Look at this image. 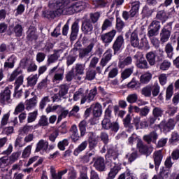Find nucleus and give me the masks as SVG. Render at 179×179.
Listing matches in <instances>:
<instances>
[{"instance_id":"nucleus-1","label":"nucleus","mask_w":179,"mask_h":179,"mask_svg":"<svg viewBox=\"0 0 179 179\" xmlns=\"http://www.w3.org/2000/svg\"><path fill=\"white\" fill-rule=\"evenodd\" d=\"M86 128H87V122L86 120H82L78 124L79 130H78V126L76 124H73L69 129L70 138L72 142L76 143L78 141L80 140V138H83L86 135Z\"/></svg>"},{"instance_id":"nucleus-2","label":"nucleus","mask_w":179,"mask_h":179,"mask_svg":"<svg viewBox=\"0 0 179 179\" xmlns=\"http://www.w3.org/2000/svg\"><path fill=\"white\" fill-rule=\"evenodd\" d=\"M50 8H53L55 10L43 11V17H46V19H54V17H57V16H61V15H66V10H62V8H64L62 1H55L54 3L50 4Z\"/></svg>"},{"instance_id":"nucleus-3","label":"nucleus","mask_w":179,"mask_h":179,"mask_svg":"<svg viewBox=\"0 0 179 179\" xmlns=\"http://www.w3.org/2000/svg\"><path fill=\"white\" fill-rule=\"evenodd\" d=\"M130 44L134 48L142 50L148 45V41L145 38H141L139 41V38L138 37V29H136L131 34Z\"/></svg>"},{"instance_id":"nucleus-4","label":"nucleus","mask_w":179,"mask_h":179,"mask_svg":"<svg viewBox=\"0 0 179 179\" xmlns=\"http://www.w3.org/2000/svg\"><path fill=\"white\" fill-rule=\"evenodd\" d=\"M54 149H55V144L50 145L48 141L41 139L37 143L35 152H38L43 150V152L48 153V152L54 150Z\"/></svg>"},{"instance_id":"nucleus-5","label":"nucleus","mask_w":179,"mask_h":179,"mask_svg":"<svg viewBox=\"0 0 179 179\" xmlns=\"http://www.w3.org/2000/svg\"><path fill=\"white\" fill-rule=\"evenodd\" d=\"M172 26L173 22H169L162 29L160 33V41L162 44L169 41V38H170V36H171Z\"/></svg>"},{"instance_id":"nucleus-6","label":"nucleus","mask_w":179,"mask_h":179,"mask_svg":"<svg viewBox=\"0 0 179 179\" xmlns=\"http://www.w3.org/2000/svg\"><path fill=\"white\" fill-rule=\"evenodd\" d=\"M87 43L88 45L87 47L83 48L79 50V58L80 59H83V58L89 57V55L93 51V48H94L96 40L91 39L88 41Z\"/></svg>"},{"instance_id":"nucleus-7","label":"nucleus","mask_w":179,"mask_h":179,"mask_svg":"<svg viewBox=\"0 0 179 179\" xmlns=\"http://www.w3.org/2000/svg\"><path fill=\"white\" fill-rule=\"evenodd\" d=\"M176 120L173 118H170L168 121L162 122L159 124H158V128L163 131L164 134H167L170 132V131H173L174 129V127H176Z\"/></svg>"},{"instance_id":"nucleus-8","label":"nucleus","mask_w":179,"mask_h":179,"mask_svg":"<svg viewBox=\"0 0 179 179\" xmlns=\"http://www.w3.org/2000/svg\"><path fill=\"white\" fill-rule=\"evenodd\" d=\"M10 87H6L4 90L0 93V104L5 106V104H11L12 99H10Z\"/></svg>"},{"instance_id":"nucleus-9","label":"nucleus","mask_w":179,"mask_h":179,"mask_svg":"<svg viewBox=\"0 0 179 179\" xmlns=\"http://www.w3.org/2000/svg\"><path fill=\"white\" fill-rule=\"evenodd\" d=\"M124 44H125V40L124 39V36L122 35H119L117 37H116L112 45L114 55L118 54V52H120V51L124 48Z\"/></svg>"},{"instance_id":"nucleus-10","label":"nucleus","mask_w":179,"mask_h":179,"mask_svg":"<svg viewBox=\"0 0 179 179\" xmlns=\"http://www.w3.org/2000/svg\"><path fill=\"white\" fill-rule=\"evenodd\" d=\"M136 148L141 155H145V156H150L152 152H153V147L148 146L143 143V141L138 140L136 144Z\"/></svg>"},{"instance_id":"nucleus-11","label":"nucleus","mask_w":179,"mask_h":179,"mask_svg":"<svg viewBox=\"0 0 179 179\" xmlns=\"http://www.w3.org/2000/svg\"><path fill=\"white\" fill-rule=\"evenodd\" d=\"M87 143L90 150H94L99 143V136L96 132L90 131L87 135Z\"/></svg>"},{"instance_id":"nucleus-12","label":"nucleus","mask_w":179,"mask_h":179,"mask_svg":"<svg viewBox=\"0 0 179 179\" xmlns=\"http://www.w3.org/2000/svg\"><path fill=\"white\" fill-rule=\"evenodd\" d=\"M93 166L100 173L106 171V161L103 157L93 158Z\"/></svg>"},{"instance_id":"nucleus-13","label":"nucleus","mask_w":179,"mask_h":179,"mask_svg":"<svg viewBox=\"0 0 179 179\" xmlns=\"http://www.w3.org/2000/svg\"><path fill=\"white\" fill-rule=\"evenodd\" d=\"M93 24L90 22V20L86 19L82 22L81 31L85 36H90L93 33Z\"/></svg>"},{"instance_id":"nucleus-14","label":"nucleus","mask_w":179,"mask_h":179,"mask_svg":"<svg viewBox=\"0 0 179 179\" xmlns=\"http://www.w3.org/2000/svg\"><path fill=\"white\" fill-rule=\"evenodd\" d=\"M62 52H64V50H54L53 54L48 57L47 65L50 66L51 64H55V62H57V61L61 58V54H62Z\"/></svg>"},{"instance_id":"nucleus-15","label":"nucleus","mask_w":179,"mask_h":179,"mask_svg":"<svg viewBox=\"0 0 179 179\" xmlns=\"http://www.w3.org/2000/svg\"><path fill=\"white\" fill-rule=\"evenodd\" d=\"M161 27L162 25L160 24V21L154 20L151 22L148 27V34L152 35L159 34Z\"/></svg>"},{"instance_id":"nucleus-16","label":"nucleus","mask_w":179,"mask_h":179,"mask_svg":"<svg viewBox=\"0 0 179 179\" xmlns=\"http://www.w3.org/2000/svg\"><path fill=\"white\" fill-rule=\"evenodd\" d=\"M130 3L131 5V8L128 12V15L130 19H132V17H135V16H136L137 13H139L141 2L135 1V0H131Z\"/></svg>"},{"instance_id":"nucleus-17","label":"nucleus","mask_w":179,"mask_h":179,"mask_svg":"<svg viewBox=\"0 0 179 179\" xmlns=\"http://www.w3.org/2000/svg\"><path fill=\"white\" fill-rule=\"evenodd\" d=\"M115 34H117V31L115 29H113L109 32L101 35V40L106 44H110V43L114 40Z\"/></svg>"},{"instance_id":"nucleus-18","label":"nucleus","mask_w":179,"mask_h":179,"mask_svg":"<svg viewBox=\"0 0 179 179\" xmlns=\"http://www.w3.org/2000/svg\"><path fill=\"white\" fill-rule=\"evenodd\" d=\"M113 58V50L111 49H108L103 54V57L100 61V66L102 68L104 66H107V64H108L110 59Z\"/></svg>"},{"instance_id":"nucleus-19","label":"nucleus","mask_w":179,"mask_h":179,"mask_svg":"<svg viewBox=\"0 0 179 179\" xmlns=\"http://www.w3.org/2000/svg\"><path fill=\"white\" fill-rule=\"evenodd\" d=\"M38 38L37 29L34 26H30L27 31V40L28 41H36Z\"/></svg>"},{"instance_id":"nucleus-20","label":"nucleus","mask_w":179,"mask_h":179,"mask_svg":"<svg viewBox=\"0 0 179 179\" xmlns=\"http://www.w3.org/2000/svg\"><path fill=\"white\" fill-rule=\"evenodd\" d=\"M78 34H79V20H76L71 25L70 41H75L78 38Z\"/></svg>"},{"instance_id":"nucleus-21","label":"nucleus","mask_w":179,"mask_h":179,"mask_svg":"<svg viewBox=\"0 0 179 179\" xmlns=\"http://www.w3.org/2000/svg\"><path fill=\"white\" fill-rule=\"evenodd\" d=\"M80 99V104H85V101H87V98L86 97V94H85V90L82 88H80L73 94L74 101H78V100Z\"/></svg>"},{"instance_id":"nucleus-22","label":"nucleus","mask_w":179,"mask_h":179,"mask_svg":"<svg viewBox=\"0 0 179 179\" xmlns=\"http://www.w3.org/2000/svg\"><path fill=\"white\" fill-rule=\"evenodd\" d=\"M108 73V79H115V78H117L118 76V67L113 66V65H109L104 71V73Z\"/></svg>"},{"instance_id":"nucleus-23","label":"nucleus","mask_w":179,"mask_h":179,"mask_svg":"<svg viewBox=\"0 0 179 179\" xmlns=\"http://www.w3.org/2000/svg\"><path fill=\"white\" fill-rule=\"evenodd\" d=\"M115 166L110 169V172L108 174L106 179H115V176L118 174L120 170H121V163L113 162Z\"/></svg>"},{"instance_id":"nucleus-24","label":"nucleus","mask_w":179,"mask_h":179,"mask_svg":"<svg viewBox=\"0 0 179 179\" xmlns=\"http://www.w3.org/2000/svg\"><path fill=\"white\" fill-rule=\"evenodd\" d=\"M157 138H159V135L156 131H151L149 134L145 135L143 136V141L146 142L148 145L150 143H156V141H157Z\"/></svg>"},{"instance_id":"nucleus-25","label":"nucleus","mask_w":179,"mask_h":179,"mask_svg":"<svg viewBox=\"0 0 179 179\" xmlns=\"http://www.w3.org/2000/svg\"><path fill=\"white\" fill-rule=\"evenodd\" d=\"M153 159L155 165V169H159L162 161L163 160V151L162 150H157L153 153Z\"/></svg>"},{"instance_id":"nucleus-26","label":"nucleus","mask_w":179,"mask_h":179,"mask_svg":"<svg viewBox=\"0 0 179 179\" xmlns=\"http://www.w3.org/2000/svg\"><path fill=\"white\" fill-rule=\"evenodd\" d=\"M67 173V169L60 171L57 173V171H55V169L52 166L50 167V174L52 179H62V176H64V174H66Z\"/></svg>"},{"instance_id":"nucleus-27","label":"nucleus","mask_w":179,"mask_h":179,"mask_svg":"<svg viewBox=\"0 0 179 179\" xmlns=\"http://www.w3.org/2000/svg\"><path fill=\"white\" fill-rule=\"evenodd\" d=\"M10 164L9 163V157L4 156L0 158V170L2 173H6L8 171V166Z\"/></svg>"},{"instance_id":"nucleus-28","label":"nucleus","mask_w":179,"mask_h":179,"mask_svg":"<svg viewBox=\"0 0 179 179\" xmlns=\"http://www.w3.org/2000/svg\"><path fill=\"white\" fill-rule=\"evenodd\" d=\"M37 106V96L34 95L32 98L26 100L25 109L27 111H30L32 108H34Z\"/></svg>"},{"instance_id":"nucleus-29","label":"nucleus","mask_w":179,"mask_h":179,"mask_svg":"<svg viewBox=\"0 0 179 179\" xmlns=\"http://www.w3.org/2000/svg\"><path fill=\"white\" fill-rule=\"evenodd\" d=\"M156 57H157L156 52L150 51L146 54L145 58L150 66L156 65Z\"/></svg>"},{"instance_id":"nucleus-30","label":"nucleus","mask_w":179,"mask_h":179,"mask_svg":"<svg viewBox=\"0 0 179 179\" xmlns=\"http://www.w3.org/2000/svg\"><path fill=\"white\" fill-rule=\"evenodd\" d=\"M157 20H159L162 23H166L169 20V15L164 10H161L157 13L156 15Z\"/></svg>"},{"instance_id":"nucleus-31","label":"nucleus","mask_w":179,"mask_h":179,"mask_svg":"<svg viewBox=\"0 0 179 179\" xmlns=\"http://www.w3.org/2000/svg\"><path fill=\"white\" fill-rule=\"evenodd\" d=\"M92 114L95 118H99V117H101V114H103V109H102L101 104L99 103H95L92 110Z\"/></svg>"},{"instance_id":"nucleus-32","label":"nucleus","mask_w":179,"mask_h":179,"mask_svg":"<svg viewBox=\"0 0 179 179\" xmlns=\"http://www.w3.org/2000/svg\"><path fill=\"white\" fill-rule=\"evenodd\" d=\"M101 16V11H96L95 13H90L89 20H90V22L92 24H96V23H97V22H99Z\"/></svg>"},{"instance_id":"nucleus-33","label":"nucleus","mask_w":179,"mask_h":179,"mask_svg":"<svg viewBox=\"0 0 179 179\" xmlns=\"http://www.w3.org/2000/svg\"><path fill=\"white\" fill-rule=\"evenodd\" d=\"M127 87L128 89H131V90H138V89L141 87V83L134 78L131 82L127 84Z\"/></svg>"},{"instance_id":"nucleus-34","label":"nucleus","mask_w":179,"mask_h":179,"mask_svg":"<svg viewBox=\"0 0 179 179\" xmlns=\"http://www.w3.org/2000/svg\"><path fill=\"white\" fill-rule=\"evenodd\" d=\"M132 117L130 114H127L125 118L123 120V124L125 128H129V131L134 129V124L131 123Z\"/></svg>"},{"instance_id":"nucleus-35","label":"nucleus","mask_w":179,"mask_h":179,"mask_svg":"<svg viewBox=\"0 0 179 179\" xmlns=\"http://www.w3.org/2000/svg\"><path fill=\"white\" fill-rule=\"evenodd\" d=\"M164 51L167 55V57L171 59L173 58V55H174V48L171 43H168L165 45Z\"/></svg>"},{"instance_id":"nucleus-36","label":"nucleus","mask_w":179,"mask_h":179,"mask_svg":"<svg viewBox=\"0 0 179 179\" xmlns=\"http://www.w3.org/2000/svg\"><path fill=\"white\" fill-rule=\"evenodd\" d=\"M87 141H85L83 142H82L77 148L75 149L74 152H73V155L74 156H78L79 155V153H80V152H83V150H85L86 149V148H87Z\"/></svg>"},{"instance_id":"nucleus-37","label":"nucleus","mask_w":179,"mask_h":179,"mask_svg":"<svg viewBox=\"0 0 179 179\" xmlns=\"http://www.w3.org/2000/svg\"><path fill=\"white\" fill-rule=\"evenodd\" d=\"M150 80H152V73L150 72H146L145 73L141 75L140 77V82L143 85L149 83Z\"/></svg>"},{"instance_id":"nucleus-38","label":"nucleus","mask_w":179,"mask_h":179,"mask_svg":"<svg viewBox=\"0 0 179 179\" xmlns=\"http://www.w3.org/2000/svg\"><path fill=\"white\" fill-rule=\"evenodd\" d=\"M132 64V57L128 56L123 60H120L118 63V66L120 69L125 68V66H128V65H131Z\"/></svg>"},{"instance_id":"nucleus-39","label":"nucleus","mask_w":179,"mask_h":179,"mask_svg":"<svg viewBox=\"0 0 179 179\" xmlns=\"http://www.w3.org/2000/svg\"><path fill=\"white\" fill-rule=\"evenodd\" d=\"M92 3L96 9H100L101 8H106L107 1L106 0H93Z\"/></svg>"},{"instance_id":"nucleus-40","label":"nucleus","mask_w":179,"mask_h":179,"mask_svg":"<svg viewBox=\"0 0 179 179\" xmlns=\"http://www.w3.org/2000/svg\"><path fill=\"white\" fill-rule=\"evenodd\" d=\"M15 62H16V56L13 55L8 59V62H6L4 63V68H9V69L13 68V66H15Z\"/></svg>"},{"instance_id":"nucleus-41","label":"nucleus","mask_w":179,"mask_h":179,"mask_svg":"<svg viewBox=\"0 0 179 179\" xmlns=\"http://www.w3.org/2000/svg\"><path fill=\"white\" fill-rule=\"evenodd\" d=\"M68 90H69V85L62 84L59 86V94L60 96L65 97L68 94Z\"/></svg>"},{"instance_id":"nucleus-42","label":"nucleus","mask_w":179,"mask_h":179,"mask_svg":"<svg viewBox=\"0 0 179 179\" xmlns=\"http://www.w3.org/2000/svg\"><path fill=\"white\" fill-rule=\"evenodd\" d=\"M135 67L131 66L129 68L125 69L123 72L121 73V78L122 79H128L132 73H134V69Z\"/></svg>"},{"instance_id":"nucleus-43","label":"nucleus","mask_w":179,"mask_h":179,"mask_svg":"<svg viewBox=\"0 0 179 179\" xmlns=\"http://www.w3.org/2000/svg\"><path fill=\"white\" fill-rule=\"evenodd\" d=\"M136 66H137L138 69H149V64H148V61L145 59L136 61Z\"/></svg>"},{"instance_id":"nucleus-44","label":"nucleus","mask_w":179,"mask_h":179,"mask_svg":"<svg viewBox=\"0 0 179 179\" xmlns=\"http://www.w3.org/2000/svg\"><path fill=\"white\" fill-rule=\"evenodd\" d=\"M13 31L15 33V37H22L23 36V27L20 24H17L14 26Z\"/></svg>"},{"instance_id":"nucleus-45","label":"nucleus","mask_w":179,"mask_h":179,"mask_svg":"<svg viewBox=\"0 0 179 179\" xmlns=\"http://www.w3.org/2000/svg\"><path fill=\"white\" fill-rule=\"evenodd\" d=\"M141 94L144 97H152V85H148L141 90Z\"/></svg>"},{"instance_id":"nucleus-46","label":"nucleus","mask_w":179,"mask_h":179,"mask_svg":"<svg viewBox=\"0 0 179 179\" xmlns=\"http://www.w3.org/2000/svg\"><path fill=\"white\" fill-rule=\"evenodd\" d=\"M86 65L85 64L78 63L75 66L76 75H83Z\"/></svg>"},{"instance_id":"nucleus-47","label":"nucleus","mask_w":179,"mask_h":179,"mask_svg":"<svg viewBox=\"0 0 179 179\" xmlns=\"http://www.w3.org/2000/svg\"><path fill=\"white\" fill-rule=\"evenodd\" d=\"M108 155L111 162H113V160L118 159V152H117L113 147H110L109 148H108Z\"/></svg>"},{"instance_id":"nucleus-48","label":"nucleus","mask_w":179,"mask_h":179,"mask_svg":"<svg viewBox=\"0 0 179 179\" xmlns=\"http://www.w3.org/2000/svg\"><path fill=\"white\" fill-rule=\"evenodd\" d=\"M160 93V85L159 83H155L154 85H151V95L152 94L153 97H157Z\"/></svg>"},{"instance_id":"nucleus-49","label":"nucleus","mask_w":179,"mask_h":179,"mask_svg":"<svg viewBox=\"0 0 179 179\" xmlns=\"http://www.w3.org/2000/svg\"><path fill=\"white\" fill-rule=\"evenodd\" d=\"M20 155H22V152L20 151H17L15 152H13L9 157H8V162L10 164H13L15 162H17L19 160V157H20Z\"/></svg>"},{"instance_id":"nucleus-50","label":"nucleus","mask_w":179,"mask_h":179,"mask_svg":"<svg viewBox=\"0 0 179 179\" xmlns=\"http://www.w3.org/2000/svg\"><path fill=\"white\" fill-rule=\"evenodd\" d=\"M37 125L38 127H48L50 125L48 117L45 115L41 116Z\"/></svg>"},{"instance_id":"nucleus-51","label":"nucleus","mask_w":179,"mask_h":179,"mask_svg":"<svg viewBox=\"0 0 179 179\" xmlns=\"http://www.w3.org/2000/svg\"><path fill=\"white\" fill-rule=\"evenodd\" d=\"M26 108V105L23 102H20L15 107L13 112L14 115H17L20 113H23L24 110Z\"/></svg>"},{"instance_id":"nucleus-52","label":"nucleus","mask_w":179,"mask_h":179,"mask_svg":"<svg viewBox=\"0 0 179 179\" xmlns=\"http://www.w3.org/2000/svg\"><path fill=\"white\" fill-rule=\"evenodd\" d=\"M52 80L53 83H59L64 80V71L55 73Z\"/></svg>"},{"instance_id":"nucleus-53","label":"nucleus","mask_w":179,"mask_h":179,"mask_svg":"<svg viewBox=\"0 0 179 179\" xmlns=\"http://www.w3.org/2000/svg\"><path fill=\"white\" fill-rule=\"evenodd\" d=\"M38 79V76L35 74L34 76H30L27 78L28 86L32 87V86L36 85L37 83V80Z\"/></svg>"},{"instance_id":"nucleus-54","label":"nucleus","mask_w":179,"mask_h":179,"mask_svg":"<svg viewBox=\"0 0 179 179\" xmlns=\"http://www.w3.org/2000/svg\"><path fill=\"white\" fill-rule=\"evenodd\" d=\"M61 113V114L57 117V124L58 122H61L63 118H66V115H68V114L69 115V110H64L63 107H62V110H57V113Z\"/></svg>"},{"instance_id":"nucleus-55","label":"nucleus","mask_w":179,"mask_h":179,"mask_svg":"<svg viewBox=\"0 0 179 179\" xmlns=\"http://www.w3.org/2000/svg\"><path fill=\"white\" fill-rule=\"evenodd\" d=\"M38 115V111H37V110L29 113L28 114V117H27L28 124H31V122H34V121H36V120H37Z\"/></svg>"},{"instance_id":"nucleus-56","label":"nucleus","mask_w":179,"mask_h":179,"mask_svg":"<svg viewBox=\"0 0 179 179\" xmlns=\"http://www.w3.org/2000/svg\"><path fill=\"white\" fill-rule=\"evenodd\" d=\"M171 66V62L170 61L165 59L159 64V69L161 71H169Z\"/></svg>"},{"instance_id":"nucleus-57","label":"nucleus","mask_w":179,"mask_h":179,"mask_svg":"<svg viewBox=\"0 0 179 179\" xmlns=\"http://www.w3.org/2000/svg\"><path fill=\"white\" fill-rule=\"evenodd\" d=\"M22 73V69L20 68H17L15 70L13 71V73L10 74V78H8L9 82H13Z\"/></svg>"},{"instance_id":"nucleus-58","label":"nucleus","mask_w":179,"mask_h":179,"mask_svg":"<svg viewBox=\"0 0 179 179\" xmlns=\"http://www.w3.org/2000/svg\"><path fill=\"white\" fill-rule=\"evenodd\" d=\"M125 27V22L121 20L120 17H117L116 19V29L119 33L122 31V29Z\"/></svg>"},{"instance_id":"nucleus-59","label":"nucleus","mask_w":179,"mask_h":179,"mask_svg":"<svg viewBox=\"0 0 179 179\" xmlns=\"http://www.w3.org/2000/svg\"><path fill=\"white\" fill-rule=\"evenodd\" d=\"M173 90H174V85H173V84L169 85L166 92V100H170V99H171L174 93Z\"/></svg>"},{"instance_id":"nucleus-60","label":"nucleus","mask_w":179,"mask_h":179,"mask_svg":"<svg viewBox=\"0 0 179 179\" xmlns=\"http://www.w3.org/2000/svg\"><path fill=\"white\" fill-rule=\"evenodd\" d=\"M33 146L31 145H27L23 150L22 154V157L23 159H27V157H29L30 155H31V149Z\"/></svg>"},{"instance_id":"nucleus-61","label":"nucleus","mask_w":179,"mask_h":179,"mask_svg":"<svg viewBox=\"0 0 179 179\" xmlns=\"http://www.w3.org/2000/svg\"><path fill=\"white\" fill-rule=\"evenodd\" d=\"M158 34L153 35L152 34H147L148 37L150 38L151 43L154 47H159V40L156 38Z\"/></svg>"},{"instance_id":"nucleus-62","label":"nucleus","mask_w":179,"mask_h":179,"mask_svg":"<svg viewBox=\"0 0 179 179\" xmlns=\"http://www.w3.org/2000/svg\"><path fill=\"white\" fill-rule=\"evenodd\" d=\"M111 124V120L109 118H103V120L101 122V126L103 129H110Z\"/></svg>"},{"instance_id":"nucleus-63","label":"nucleus","mask_w":179,"mask_h":179,"mask_svg":"<svg viewBox=\"0 0 179 179\" xmlns=\"http://www.w3.org/2000/svg\"><path fill=\"white\" fill-rule=\"evenodd\" d=\"M127 101L130 104H134V103H136L138 101V94L134 93L130 94L127 97Z\"/></svg>"},{"instance_id":"nucleus-64","label":"nucleus","mask_w":179,"mask_h":179,"mask_svg":"<svg viewBox=\"0 0 179 179\" xmlns=\"http://www.w3.org/2000/svg\"><path fill=\"white\" fill-rule=\"evenodd\" d=\"M69 145V141L66 138L59 141L57 144V148L59 150H65V147Z\"/></svg>"}]
</instances>
